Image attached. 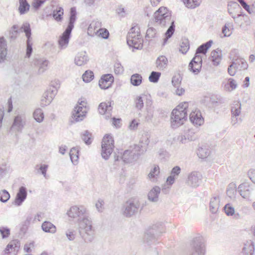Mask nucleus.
<instances>
[{"mask_svg": "<svg viewBox=\"0 0 255 255\" xmlns=\"http://www.w3.org/2000/svg\"><path fill=\"white\" fill-rule=\"evenodd\" d=\"M242 10L241 6L238 2L235 1H230L228 4V11L230 15L232 16L236 15L240 11Z\"/></svg>", "mask_w": 255, "mask_h": 255, "instance_id": "nucleus-21", "label": "nucleus"}, {"mask_svg": "<svg viewBox=\"0 0 255 255\" xmlns=\"http://www.w3.org/2000/svg\"><path fill=\"white\" fill-rule=\"evenodd\" d=\"M94 73L90 70H87L82 75L83 80L86 83L91 82L94 79Z\"/></svg>", "mask_w": 255, "mask_h": 255, "instance_id": "nucleus-41", "label": "nucleus"}, {"mask_svg": "<svg viewBox=\"0 0 255 255\" xmlns=\"http://www.w3.org/2000/svg\"><path fill=\"white\" fill-rule=\"evenodd\" d=\"M241 104L239 102H235L231 108L232 115L235 117L239 116L241 113Z\"/></svg>", "mask_w": 255, "mask_h": 255, "instance_id": "nucleus-38", "label": "nucleus"}, {"mask_svg": "<svg viewBox=\"0 0 255 255\" xmlns=\"http://www.w3.org/2000/svg\"><path fill=\"white\" fill-rule=\"evenodd\" d=\"M27 195V189L24 186H21L16 194L13 204L17 206H20L26 199Z\"/></svg>", "mask_w": 255, "mask_h": 255, "instance_id": "nucleus-15", "label": "nucleus"}, {"mask_svg": "<svg viewBox=\"0 0 255 255\" xmlns=\"http://www.w3.org/2000/svg\"><path fill=\"white\" fill-rule=\"evenodd\" d=\"M226 214L228 216H233L235 214L234 208L229 203L227 204L224 207Z\"/></svg>", "mask_w": 255, "mask_h": 255, "instance_id": "nucleus-50", "label": "nucleus"}, {"mask_svg": "<svg viewBox=\"0 0 255 255\" xmlns=\"http://www.w3.org/2000/svg\"><path fill=\"white\" fill-rule=\"evenodd\" d=\"M114 82L113 75L107 74L103 75L99 82V85L102 89H107L110 88Z\"/></svg>", "mask_w": 255, "mask_h": 255, "instance_id": "nucleus-14", "label": "nucleus"}, {"mask_svg": "<svg viewBox=\"0 0 255 255\" xmlns=\"http://www.w3.org/2000/svg\"><path fill=\"white\" fill-rule=\"evenodd\" d=\"M142 81V77L139 74H134L130 77V83L134 86H139L141 84Z\"/></svg>", "mask_w": 255, "mask_h": 255, "instance_id": "nucleus-37", "label": "nucleus"}, {"mask_svg": "<svg viewBox=\"0 0 255 255\" xmlns=\"http://www.w3.org/2000/svg\"><path fill=\"white\" fill-rule=\"evenodd\" d=\"M41 228L45 233L54 234L56 232L55 226L49 221L44 222L42 224Z\"/></svg>", "mask_w": 255, "mask_h": 255, "instance_id": "nucleus-29", "label": "nucleus"}, {"mask_svg": "<svg viewBox=\"0 0 255 255\" xmlns=\"http://www.w3.org/2000/svg\"><path fill=\"white\" fill-rule=\"evenodd\" d=\"M205 252V245L201 237L194 238L190 245L187 255H204Z\"/></svg>", "mask_w": 255, "mask_h": 255, "instance_id": "nucleus-6", "label": "nucleus"}, {"mask_svg": "<svg viewBox=\"0 0 255 255\" xmlns=\"http://www.w3.org/2000/svg\"><path fill=\"white\" fill-rule=\"evenodd\" d=\"M190 120L193 124L198 126H201L203 123V118L198 113H191L190 115Z\"/></svg>", "mask_w": 255, "mask_h": 255, "instance_id": "nucleus-30", "label": "nucleus"}, {"mask_svg": "<svg viewBox=\"0 0 255 255\" xmlns=\"http://www.w3.org/2000/svg\"><path fill=\"white\" fill-rule=\"evenodd\" d=\"M160 191V188L158 186H156L153 187L148 193V199L152 202H158Z\"/></svg>", "mask_w": 255, "mask_h": 255, "instance_id": "nucleus-20", "label": "nucleus"}, {"mask_svg": "<svg viewBox=\"0 0 255 255\" xmlns=\"http://www.w3.org/2000/svg\"><path fill=\"white\" fill-rule=\"evenodd\" d=\"M77 12L75 7H71L70 11V17L68 26L58 40V43L61 49L67 47L72 29L74 28V24L76 20Z\"/></svg>", "mask_w": 255, "mask_h": 255, "instance_id": "nucleus-4", "label": "nucleus"}, {"mask_svg": "<svg viewBox=\"0 0 255 255\" xmlns=\"http://www.w3.org/2000/svg\"><path fill=\"white\" fill-rule=\"evenodd\" d=\"M24 124L25 122L23 121L21 116L17 115L14 119L10 130H14L15 131H21Z\"/></svg>", "mask_w": 255, "mask_h": 255, "instance_id": "nucleus-18", "label": "nucleus"}, {"mask_svg": "<svg viewBox=\"0 0 255 255\" xmlns=\"http://www.w3.org/2000/svg\"><path fill=\"white\" fill-rule=\"evenodd\" d=\"M184 4L188 8H194L200 4L199 0H185Z\"/></svg>", "mask_w": 255, "mask_h": 255, "instance_id": "nucleus-45", "label": "nucleus"}, {"mask_svg": "<svg viewBox=\"0 0 255 255\" xmlns=\"http://www.w3.org/2000/svg\"><path fill=\"white\" fill-rule=\"evenodd\" d=\"M98 109L100 114L105 115L106 119H108L111 117L113 107L111 106V102L101 103L99 106Z\"/></svg>", "mask_w": 255, "mask_h": 255, "instance_id": "nucleus-16", "label": "nucleus"}, {"mask_svg": "<svg viewBox=\"0 0 255 255\" xmlns=\"http://www.w3.org/2000/svg\"><path fill=\"white\" fill-rule=\"evenodd\" d=\"M10 198V195L6 190H3L0 192V201L3 203H6Z\"/></svg>", "mask_w": 255, "mask_h": 255, "instance_id": "nucleus-49", "label": "nucleus"}, {"mask_svg": "<svg viewBox=\"0 0 255 255\" xmlns=\"http://www.w3.org/2000/svg\"><path fill=\"white\" fill-rule=\"evenodd\" d=\"M145 150V147L141 144H134L133 147L130 146V149L126 150L122 156L115 155V160L119 161L120 157L125 163H132L136 161Z\"/></svg>", "mask_w": 255, "mask_h": 255, "instance_id": "nucleus-3", "label": "nucleus"}, {"mask_svg": "<svg viewBox=\"0 0 255 255\" xmlns=\"http://www.w3.org/2000/svg\"><path fill=\"white\" fill-rule=\"evenodd\" d=\"M148 233V230H147L144 234L143 242L144 243L147 244L148 245H150L151 244L155 243L157 240L158 237L155 234H153L151 236H148L149 237H146L147 234Z\"/></svg>", "mask_w": 255, "mask_h": 255, "instance_id": "nucleus-33", "label": "nucleus"}, {"mask_svg": "<svg viewBox=\"0 0 255 255\" xmlns=\"http://www.w3.org/2000/svg\"><path fill=\"white\" fill-rule=\"evenodd\" d=\"M18 0L19 3L18 11L21 15L24 14L29 11L30 5L26 0Z\"/></svg>", "mask_w": 255, "mask_h": 255, "instance_id": "nucleus-32", "label": "nucleus"}, {"mask_svg": "<svg viewBox=\"0 0 255 255\" xmlns=\"http://www.w3.org/2000/svg\"><path fill=\"white\" fill-rule=\"evenodd\" d=\"M182 80V77L179 74L176 75L172 77V84L174 87L180 85Z\"/></svg>", "mask_w": 255, "mask_h": 255, "instance_id": "nucleus-52", "label": "nucleus"}, {"mask_svg": "<svg viewBox=\"0 0 255 255\" xmlns=\"http://www.w3.org/2000/svg\"><path fill=\"white\" fill-rule=\"evenodd\" d=\"M235 65V68L238 70H244L248 68V65L246 61L243 58H237L233 61Z\"/></svg>", "mask_w": 255, "mask_h": 255, "instance_id": "nucleus-27", "label": "nucleus"}, {"mask_svg": "<svg viewBox=\"0 0 255 255\" xmlns=\"http://www.w3.org/2000/svg\"><path fill=\"white\" fill-rule=\"evenodd\" d=\"M84 102L82 101L79 104L81 106H77L73 112L72 118L75 122L82 121L85 117L87 112L85 108H84Z\"/></svg>", "mask_w": 255, "mask_h": 255, "instance_id": "nucleus-11", "label": "nucleus"}, {"mask_svg": "<svg viewBox=\"0 0 255 255\" xmlns=\"http://www.w3.org/2000/svg\"><path fill=\"white\" fill-rule=\"evenodd\" d=\"M167 58L164 56H159L156 61V65L158 69L164 70L167 66Z\"/></svg>", "mask_w": 255, "mask_h": 255, "instance_id": "nucleus-31", "label": "nucleus"}, {"mask_svg": "<svg viewBox=\"0 0 255 255\" xmlns=\"http://www.w3.org/2000/svg\"><path fill=\"white\" fill-rule=\"evenodd\" d=\"M44 2V0H34L32 5L35 9H38L41 6Z\"/></svg>", "mask_w": 255, "mask_h": 255, "instance_id": "nucleus-60", "label": "nucleus"}, {"mask_svg": "<svg viewBox=\"0 0 255 255\" xmlns=\"http://www.w3.org/2000/svg\"><path fill=\"white\" fill-rule=\"evenodd\" d=\"M188 104L187 102H184L180 104L176 109L181 110L183 112H187V108L188 107Z\"/></svg>", "mask_w": 255, "mask_h": 255, "instance_id": "nucleus-63", "label": "nucleus"}, {"mask_svg": "<svg viewBox=\"0 0 255 255\" xmlns=\"http://www.w3.org/2000/svg\"><path fill=\"white\" fill-rule=\"evenodd\" d=\"M159 173V168L158 166H155L153 169L151 170L149 173L148 175V178L150 179H154L155 177L157 176Z\"/></svg>", "mask_w": 255, "mask_h": 255, "instance_id": "nucleus-53", "label": "nucleus"}, {"mask_svg": "<svg viewBox=\"0 0 255 255\" xmlns=\"http://www.w3.org/2000/svg\"><path fill=\"white\" fill-rule=\"evenodd\" d=\"M91 133L87 130H85L83 134H81L82 140L87 145H89L92 143Z\"/></svg>", "mask_w": 255, "mask_h": 255, "instance_id": "nucleus-42", "label": "nucleus"}, {"mask_svg": "<svg viewBox=\"0 0 255 255\" xmlns=\"http://www.w3.org/2000/svg\"><path fill=\"white\" fill-rule=\"evenodd\" d=\"M48 168V165L46 164H41L40 166L39 170L40 173L44 176L45 178H47L46 172Z\"/></svg>", "mask_w": 255, "mask_h": 255, "instance_id": "nucleus-62", "label": "nucleus"}, {"mask_svg": "<svg viewBox=\"0 0 255 255\" xmlns=\"http://www.w3.org/2000/svg\"><path fill=\"white\" fill-rule=\"evenodd\" d=\"M114 70L116 74H121L124 72V68L120 63L117 62L114 65Z\"/></svg>", "mask_w": 255, "mask_h": 255, "instance_id": "nucleus-57", "label": "nucleus"}, {"mask_svg": "<svg viewBox=\"0 0 255 255\" xmlns=\"http://www.w3.org/2000/svg\"><path fill=\"white\" fill-rule=\"evenodd\" d=\"M194 63H202V57L200 55L197 54L196 52L194 58L191 60L189 64V67L192 66V65L194 64Z\"/></svg>", "mask_w": 255, "mask_h": 255, "instance_id": "nucleus-56", "label": "nucleus"}, {"mask_svg": "<svg viewBox=\"0 0 255 255\" xmlns=\"http://www.w3.org/2000/svg\"><path fill=\"white\" fill-rule=\"evenodd\" d=\"M248 175L250 180L255 184V169H250L248 172Z\"/></svg>", "mask_w": 255, "mask_h": 255, "instance_id": "nucleus-64", "label": "nucleus"}, {"mask_svg": "<svg viewBox=\"0 0 255 255\" xmlns=\"http://www.w3.org/2000/svg\"><path fill=\"white\" fill-rule=\"evenodd\" d=\"M155 22L161 26L170 24L165 33V37L163 39V45H165L169 38L173 34L175 31L174 20H171V13L168 11L166 7H161L154 14Z\"/></svg>", "mask_w": 255, "mask_h": 255, "instance_id": "nucleus-2", "label": "nucleus"}, {"mask_svg": "<svg viewBox=\"0 0 255 255\" xmlns=\"http://www.w3.org/2000/svg\"><path fill=\"white\" fill-rule=\"evenodd\" d=\"M135 107L138 110H141L143 108V102L141 96H138L136 97L135 100Z\"/></svg>", "mask_w": 255, "mask_h": 255, "instance_id": "nucleus-58", "label": "nucleus"}, {"mask_svg": "<svg viewBox=\"0 0 255 255\" xmlns=\"http://www.w3.org/2000/svg\"><path fill=\"white\" fill-rule=\"evenodd\" d=\"M189 41L187 39H182V42L180 44V51L183 54H185L189 49Z\"/></svg>", "mask_w": 255, "mask_h": 255, "instance_id": "nucleus-44", "label": "nucleus"}, {"mask_svg": "<svg viewBox=\"0 0 255 255\" xmlns=\"http://www.w3.org/2000/svg\"><path fill=\"white\" fill-rule=\"evenodd\" d=\"M88 57L85 51L78 53L75 58V63L78 66H82L87 63Z\"/></svg>", "mask_w": 255, "mask_h": 255, "instance_id": "nucleus-23", "label": "nucleus"}, {"mask_svg": "<svg viewBox=\"0 0 255 255\" xmlns=\"http://www.w3.org/2000/svg\"><path fill=\"white\" fill-rule=\"evenodd\" d=\"M140 207L138 199L131 198L124 204L123 207V214L126 217H130L136 213Z\"/></svg>", "mask_w": 255, "mask_h": 255, "instance_id": "nucleus-5", "label": "nucleus"}, {"mask_svg": "<svg viewBox=\"0 0 255 255\" xmlns=\"http://www.w3.org/2000/svg\"><path fill=\"white\" fill-rule=\"evenodd\" d=\"M222 59L221 51L219 49L213 50L211 53L210 60L214 66L219 65Z\"/></svg>", "mask_w": 255, "mask_h": 255, "instance_id": "nucleus-24", "label": "nucleus"}, {"mask_svg": "<svg viewBox=\"0 0 255 255\" xmlns=\"http://www.w3.org/2000/svg\"><path fill=\"white\" fill-rule=\"evenodd\" d=\"M127 42L129 47L135 49H141L143 46L142 40L140 38L139 33H137L136 35L132 33L128 34Z\"/></svg>", "mask_w": 255, "mask_h": 255, "instance_id": "nucleus-9", "label": "nucleus"}, {"mask_svg": "<svg viewBox=\"0 0 255 255\" xmlns=\"http://www.w3.org/2000/svg\"><path fill=\"white\" fill-rule=\"evenodd\" d=\"M238 191L243 198L248 199L253 192V188L249 183L245 182L239 186Z\"/></svg>", "mask_w": 255, "mask_h": 255, "instance_id": "nucleus-13", "label": "nucleus"}, {"mask_svg": "<svg viewBox=\"0 0 255 255\" xmlns=\"http://www.w3.org/2000/svg\"><path fill=\"white\" fill-rule=\"evenodd\" d=\"M202 178V175L199 172H192L188 175L187 184L192 187L196 188L201 183Z\"/></svg>", "mask_w": 255, "mask_h": 255, "instance_id": "nucleus-12", "label": "nucleus"}, {"mask_svg": "<svg viewBox=\"0 0 255 255\" xmlns=\"http://www.w3.org/2000/svg\"><path fill=\"white\" fill-rule=\"evenodd\" d=\"M79 150H77L75 147H73L70 150L69 155L72 162L73 164H75V162L77 161L78 159Z\"/></svg>", "mask_w": 255, "mask_h": 255, "instance_id": "nucleus-43", "label": "nucleus"}, {"mask_svg": "<svg viewBox=\"0 0 255 255\" xmlns=\"http://www.w3.org/2000/svg\"><path fill=\"white\" fill-rule=\"evenodd\" d=\"M114 147V141L110 134H106L102 141L101 155L105 159H108Z\"/></svg>", "mask_w": 255, "mask_h": 255, "instance_id": "nucleus-7", "label": "nucleus"}, {"mask_svg": "<svg viewBox=\"0 0 255 255\" xmlns=\"http://www.w3.org/2000/svg\"><path fill=\"white\" fill-rule=\"evenodd\" d=\"M187 119V112H183L174 109L171 113V126L173 128L182 125Z\"/></svg>", "mask_w": 255, "mask_h": 255, "instance_id": "nucleus-8", "label": "nucleus"}, {"mask_svg": "<svg viewBox=\"0 0 255 255\" xmlns=\"http://www.w3.org/2000/svg\"><path fill=\"white\" fill-rule=\"evenodd\" d=\"M210 151L208 147L205 145L199 147L197 155L201 158H207L210 154Z\"/></svg>", "mask_w": 255, "mask_h": 255, "instance_id": "nucleus-36", "label": "nucleus"}, {"mask_svg": "<svg viewBox=\"0 0 255 255\" xmlns=\"http://www.w3.org/2000/svg\"><path fill=\"white\" fill-rule=\"evenodd\" d=\"M233 27L232 24L231 23H226L222 28V33L224 34L225 37H228L232 34L230 28Z\"/></svg>", "mask_w": 255, "mask_h": 255, "instance_id": "nucleus-48", "label": "nucleus"}, {"mask_svg": "<svg viewBox=\"0 0 255 255\" xmlns=\"http://www.w3.org/2000/svg\"><path fill=\"white\" fill-rule=\"evenodd\" d=\"M192 66L191 67H189L190 71L193 72L194 74H198L201 69L202 63H194Z\"/></svg>", "mask_w": 255, "mask_h": 255, "instance_id": "nucleus-47", "label": "nucleus"}, {"mask_svg": "<svg viewBox=\"0 0 255 255\" xmlns=\"http://www.w3.org/2000/svg\"><path fill=\"white\" fill-rule=\"evenodd\" d=\"M32 220V217L30 216H29L27 217L26 220L24 223V225L23 227L21 228V232L23 233H25L26 232V230L28 226L29 225L31 220Z\"/></svg>", "mask_w": 255, "mask_h": 255, "instance_id": "nucleus-59", "label": "nucleus"}, {"mask_svg": "<svg viewBox=\"0 0 255 255\" xmlns=\"http://www.w3.org/2000/svg\"><path fill=\"white\" fill-rule=\"evenodd\" d=\"M236 192L237 189L235 184H230L226 191L227 195L230 197H232Z\"/></svg>", "mask_w": 255, "mask_h": 255, "instance_id": "nucleus-51", "label": "nucleus"}, {"mask_svg": "<svg viewBox=\"0 0 255 255\" xmlns=\"http://www.w3.org/2000/svg\"><path fill=\"white\" fill-rule=\"evenodd\" d=\"M63 14V9L59 7L57 9L54 10L52 13L53 18L57 21H60L62 19Z\"/></svg>", "mask_w": 255, "mask_h": 255, "instance_id": "nucleus-40", "label": "nucleus"}, {"mask_svg": "<svg viewBox=\"0 0 255 255\" xmlns=\"http://www.w3.org/2000/svg\"><path fill=\"white\" fill-rule=\"evenodd\" d=\"M180 172L181 168L179 166H176L174 167L170 172V176L167 178L166 182L167 184L172 185L174 183L175 179L177 178Z\"/></svg>", "mask_w": 255, "mask_h": 255, "instance_id": "nucleus-19", "label": "nucleus"}, {"mask_svg": "<svg viewBox=\"0 0 255 255\" xmlns=\"http://www.w3.org/2000/svg\"><path fill=\"white\" fill-rule=\"evenodd\" d=\"M220 199L218 196L214 197L211 199L210 202V211L213 213H216L219 208L220 206Z\"/></svg>", "mask_w": 255, "mask_h": 255, "instance_id": "nucleus-28", "label": "nucleus"}, {"mask_svg": "<svg viewBox=\"0 0 255 255\" xmlns=\"http://www.w3.org/2000/svg\"><path fill=\"white\" fill-rule=\"evenodd\" d=\"M69 217H78L79 232L84 241L91 242L94 239V229L91 219L87 215V210L84 206H73L67 212Z\"/></svg>", "mask_w": 255, "mask_h": 255, "instance_id": "nucleus-1", "label": "nucleus"}, {"mask_svg": "<svg viewBox=\"0 0 255 255\" xmlns=\"http://www.w3.org/2000/svg\"><path fill=\"white\" fill-rule=\"evenodd\" d=\"M212 43L213 41L212 40H210L208 42L202 44L197 48L196 52L197 54H206L207 50L211 46Z\"/></svg>", "mask_w": 255, "mask_h": 255, "instance_id": "nucleus-34", "label": "nucleus"}, {"mask_svg": "<svg viewBox=\"0 0 255 255\" xmlns=\"http://www.w3.org/2000/svg\"><path fill=\"white\" fill-rule=\"evenodd\" d=\"M237 70L235 68V65L233 64V62L231 65L229 66L228 68V72L230 76H233L235 75Z\"/></svg>", "mask_w": 255, "mask_h": 255, "instance_id": "nucleus-61", "label": "nucleus"}, {"mask_svg": "<svg viewBox=\"0 0 255 255\" xmlns=\"http://www.w3.org/2000/svg\"><path fill=\"white\" fill-rule=\"evenodd\" d=\"M33 118L38 123H41L44 119V114L40 108L36 109L33 113Z\"/></svg>", "mask_w": 255, "mask_h": 255, "instance_id": "nucleus-39", "label": "nucleus"}, {"mask_svg": "<svg viewBox=\"0 0 255 255\" xmlns=\"http://www.w3.org/2000/svg\"><path fill=\"white\" fill-rule=\"evenodd\" d=\"M160 75L161 73L160 72L152 71L148 77L149 81L152 83H157L159 79Z\"/></svg>", "mask_w": 255, "mask_h": 255, "instance_id": "nucleus-46", "label": "nucleus"}, {"mask_svg": "<svg viewBox=\"0 0 255 255\" xmlns=\"http://www.w3.org/2000/svg\"><path fill=\"white\" fill-rule=\"evenodd\" d=\"M156 34V30L153 28L150 27L147 29L146 33V38L151 39L154 38Z\"/></svg>", "mask_w": 255, "mask_h": 255, "instance_id": "nucleus-54", "label": "nucleus"}, {"mask_svg": "<svg viewBox=\"0 0 255 255\" xmlns=\"http://www.w3.org/2000/svg\"><path fill=\"white\" fill-rule=\"evenodd\" d=\"M243 251L246 255H253L255 251L254 243L251 241L247 242L245 244Z\"/></svg>", "mask_w": 255, "mask_h": 255, "instance_id": "nucleus-35", "label": "nucleus"}, {"mask_svg": "<svg viewBox=\"0 0 255 255\" xmlns=\"http://www.w3.org/2000/svg\"><path fill=\"white\" fill-rule=\"evenodd\" d=\"M0 233L3 239L6 238L10 235V229L7 227H0Z\"/></svg>", "mask_w": 255, "mask_h": 255, "instance_id": "nucleus-55", "label": "nucleus"}, {"mask_svg": "<svg viewBox=\"0 0 255 255\" xmlns=\"http://www.w3.org/2000/svg\"><path fill=\"white\" fill-rule=\"evenodd\" d=\"M164 232V227L162 223H157L153 225L152 227L148 229V233L146 237L151 236L153 234H155L158 237Z\"/></svg>", "mask_w": 255, "mask_h": 255, "instance_id": "nucleus-17", "label": "nucleus"}, {"mask_svg": "<svg viewBox=\"0 0 255 255\" xmlns=\"http://www.w3.org/2000/svg\"><path fill=\"white\" fill-rule=\"evenodd\" d=\"M20 29L21 31H23L25 33V36L27 38L26 45H32L31 30L30 24L28 22L24 23L21 26Z\"/></svg>", "mask_w": 255, "mask_h": 255, "instance_id": "nucleus-22", "label": "nucleus"}, {"mask_svg": "<svg viewBox=\"0 0 255 255\" xmlns=\"http://www.w3.org/2000/svg\"><path fill=\"white\" fill-rule=\"evenodd\" d=\"M7 55V45L3 37L0 38V62H3Z\"/></svg>", "mask_w": 255, "mask_h": 255, "instance_id": "nucleus-26", "label": "nucleus"}, {"mask_svg": "<svg viewBox=\"0 0 255 255\" xmlns=\"http://www.w3.org/2000/svg\"><path fill=\"white\" fill-rule=\"evenodd\" d=\"M59 85L56 83L55 86L51 85L47 91L44 94V98L42 100V104L44 106L49 105L53 100L57 93V89L59 88Z\"/></svg>", "mask_w": 255, "mask_h": 255, "instance_id": "nucleus-10", "label": "nucleus"}, {"mask_svg": "<svg viewBox=\"0 0 255 255\" xmlns=\"http://www.w3.org/2000/svg\"><path fill=\"white\" fill-rule=\"evenodd\" d=\"M48 63L49 61L47 60L38 59L34 61V64L38 67V74H42L47 69Z\"/></svg>", "mask_w": 255, "mask_h": 255, "instance_id": "nucleus-25", "label": "nucleus"}]
</instances>
